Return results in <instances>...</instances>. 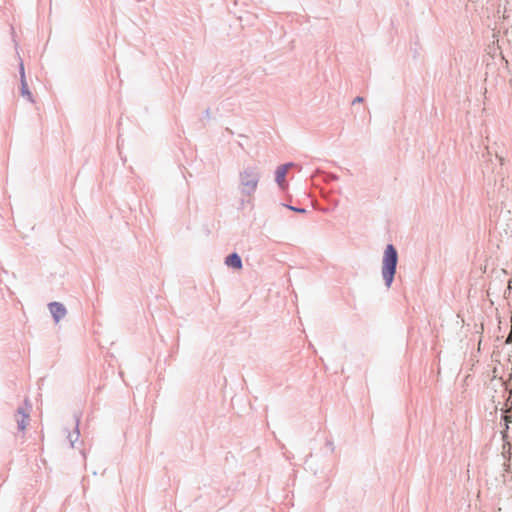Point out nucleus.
Wrapping results in <instances>:
<instances>
[{
  "label": "nucleus",
  "mask_w": 512,
  "mask_h": 512,
  "mask_svg": "<svg viewBox=\"0 0 512 512\" xmlns=\"http://www.w3.org/2000/svg\"><path fill=\"white\" fill-rule=\"evenodd\" d=\"M397 260L398 257L396 249L391 244L387 245L382 262V275L387 287H390L393 282Z\"/></svg>",
  "instance_id": "nucleus-1"
},
{
  "label": "nucleus",
  "mask_w": 512,
  "mask_h": 512,
  "mask_svg": "<svg viewBox=\"0 0 512 512\" xmlns=\"http://www.w3.org/2000/svg\"><path fill=\"white\" fill-rule=\"evenodd\" d=\"M242 185L247 193L255 191L258 183L257 175L253 171H245L242 174Z\"/></svg>",
  "instance_id": "nucleus-2"
},
{
  "label": "nucleus",
  "mask_w": 512,
  "mask_h": 512,
  "mask_svg": "<svg viewBox=\"0 0 512 512\" xmlns=\"http://www.w3.org/2000/svg\"><path fill=\"white\" fill-rule=\"evenodd\" d=\"M49 310L53 315L56 322H59L66 315L65 307L58 302H53L49 305Z\"/></svg>",
  "instance_id": "nucleus-3"
},
{
  "label": "nucleus",
  "mask_w": 512,
  "mask_h": 512,
  "mask_svg": "<svg viewBox=\"0 0 512 512\" xmlns=\"http://www.w3.org/2000/svg\"><path fill=\"white\" fill-rule=\"evenodd\" d=\"M28 418H29V415H28L27 409L21 407L17 410L16 421L18 423V427L20 430H24L26 428Z\"/></svg>",
  "instance_id": "nucleus-4"
},
{
  "label": "nucleus",
  "mask_w": 512,
  "mask_h": 512,
  "mask_svg": "<svg viewBox=\"0 0 512 512\" xmlns=\"http://www.w3.org/2000/svg\"><path fill=\"white\" fill-rule=\"evenodd\" d=\"M292 164H284L278 167L276 171V181L279 186L284 187L285 185V177Z\"/></svg>",
  "instance_id": "nucleus-5"
},
{
  "label": "nucleus",
  "mask_w": 512,
  "mask_h": 512,
  "mask_svg": "<svg viewBox=\"0 0 512 512\" xmlns=\"http://www.w3.org/2000/svg\"><path fill=\"white\" fill-rule=\"evenodd\" d=\"M226 264L230 267H233L235 269H241L242 268V261H241V258L238 256V254L236 253H233L231 255H229L227 258H226Z\"/></svg>",
  "instance_id": "nucleus-6"
},
{
  "label": "nucleus",
  "mask_w": 512,
  "mask_h": 512,
  "mask_svg": "<svg viewBox=\"0 0 512 512\" xmlns=\"http://www.w3.org/2000/svg\"><path fill=\"white\" fill-rule=\"evenodd\" d=\"M21 82H22V87H21V93L24 97H27L28 100L32 101V95H31V92L28 90V87H27V83L25 82V79H24V67L23 65H21Z\"/></svg>",
  "instance_id": "nucleus-7"
},
{
  "label": "nucleus",
  "mask_w": 512,
  "mask_h": 512,
  "mask_svg": "<svg viewBox=\"0 0 512 512\" xmlns=\"http://www.w3.org/2000/svg\"><path fill=\"white\" fill-rule=\"evenodd\" d=\"M360 102H363V98L362 97H357L353 101V103H360Z\"/></svg>",
  "instance_id": "nucleus-8"
}]
</instances>
